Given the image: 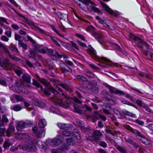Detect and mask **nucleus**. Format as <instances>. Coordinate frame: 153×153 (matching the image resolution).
<instances>
[{"label": "nucleus", "instance_id": "e2e57ef3", "mask_svg": "<svg viewBox=\"0 0 153 153\" xmlns=\"http://www.w3.org/2000/svg\"><path fill=\"white\" fill-rule=\"evenodd\" d=\"M89 66L92 69L95 70H98L100 69V68L96 66L93 64H89Z\"/></svg>", "mask_w": 153, "mask_h": 153}, {"label": "nucleus", "instance_id": "f8f14e48", "mask_svg": "<svg viewBox=\"0 0 153 153\" xmlns=\"http://www.w3.org/2000/svg\"><path fill=\"white\" fill-rule=\"evenodd\" d=\"M15 88L16 91L19 93L22 92L24 85L19 81H16L15 83Z\"/></svg>", "mask_w": 153, "mask_h": 153}, {"label": "nucleus", "instance_id": "774afa93", "mask_svg": "<svg viewBox=\"0 0 153 153\" xmlns=\"http://www.w3.org/2000/svg\"><path fill=\"white\" fill-rule=\"evenodd\" d=\"M25 62L26 64L28 65L30 67L32 68L33 67V64L29 60H26Z\"/></svg>", "mask_w": 153, "mask_h": 153}, {"label": "nucleus", "instance_id": "49530a36", "mask_svg": "<svg viewBox=\"0 0 153 153\" xmlns=\"http://www.w3.org/2000/svg\"><path fill=\"white\" fill-rule=\"evenodd\" d=\"M50 38L51 40L54 43L57 45L58 46H60V45L56 40V39H57L56 38L51 36H50Z\"/></svg>", "mask_w": 153, "mask_h": 153}, {"label": "nucleus", "instance_id": "393cba45", "mask_svg": "<svg viewBox=\"0 0 153 153\" xmlns=\"http://www.w3.org/2000/svg\"><path fill=\"white\" fill-rule=\"evenodd\" d=\"M89 84L93 86V87H91L92 90V91L94 90L95 91V92L98 93L99 92V90L98 88L96 87V86L97 85V82L95 80H92L91 82H90Z\"/></svg>", "mask_w": 153, "mask_h": 153}, {"label": "nucleus", "instance_id": "a19ab883", "mask_svg": "<svg viewBox=\"0 0 153 153\" xmlns=\"http://www.w3.org/2000/svg\"><path fill=\"white\" fill-rule=\"evenodd\" d=\"M39 80L42 83L47 86H48L51 84L50 83L45 79H39Z\"/></svg>", "mask_w": 153, "mask_h": 153}, {"label": "nucleus", "instance_id": "2eb2a0df", "mask_svg": "<svg viewBox=\"0 0 153 153\" xmlns=\"http://www.w3.org/2000/svg\"><path fill=\"white\" fill-rule=\"evenodd\" d=\"M27 151H32L34 150L35 146V142L34 141H30L28 144L25 146Z\"/></svg>", "mask_w": 153, "mask_h": 153}, {"label": "nucleus", "instance_id": "4c0bfd02", "mask_svg": "<svg viewBox=\"0 0 153 153\" xmlns=\"http://www.w3.org/2000/svg\"><path fill=\"white\" fill-rule=\"evenodd\" d=\"M122 102L124 104H126L128 105L132 106L134 107L136 109H138V108L135 105L133 104L131 102H130L128 101H126L125 100H123L122 101Z\"/></svg>", "mask_w": 153, "mask_h": 153}, {"label": "nucleus", "instance_id": "c9c22d12", "mask_svg": "<svg viewBox=\"0 0 153 153\" xmlns=\"http://www.w3.org/2000/svg\"><path fill=\"white\" fill-rule=\"evenodd\" d=\"M74 107L75 111L79 114H83V113H86L83 111V110L80 109L76 105H74Z\"/></svg>", "mask_w": 153, "mask_h": 153}, {"label": "nucleus", "instance_id": "a878e982", "mask_svg": "<svg viewBox=\"0 0 153 153\" xmlns=\"http://www.w3.org/2000/svg\"><path fill=\"white\" fill-rule=\"evenodd\" d=\"M47 125V122L45 119L39 120L38 126L40 128H44Z\"/></svg>", "mask_w": 153, "mask_h": 153}, {"label": "nucleus", "instance_id": "9b49d317", "mask_svg": "<svg viewBox=\"0 0 153 153\" xmlns=\"http://www.w3.org/2000/svg\"><path fill=\"white\" fill-rule=\"evenodd\" d=\"M111 63V62L109 59L105 57H102L101 62L97 63V65L102 67H105Z\"/></svg>", "mask_w": 153, "mask_h": 153}, {"label": "nucleus", "instance_id": "6e6d98bb", "mask_svg": "<svg viewBox=\"0 0 153 153\" xmlns=\"http://www.w3.org/2000/svg\"><path fill=\"white\" fill-rule=\"evenodd\" d=\"M16 99L17 101H24V99L21 96L19 95H16Z\"/></svg>", "mask_w": 153, "mask_h": 153}, {"label": "nucleus", "instance_id": "9d476101", "mask_svg": "<svg viewBox=\"0 0 153 153\" xmlns=\"http://www.w3.org/2000/svg\"><path fill=\"white\" fill-rule=\"evenodd\" d=\"M92 35L97 40L98 42L100 44L102 43L103 41V36L101 33L93 32Z\"/></svg>", "mask_w": 153, "mask_h": 153}, {"label": "nucleus", "instance_id": "052dcab7", "mask_svg": "<svg viewBox=\"0 0 153 153\" xmlns=\"http://www.w3.org/2000/svg\"><path fill=\"white\" fill-rule=\"evenodd\" d=\"M135 122L140 126H143L144 124V122L139 119H137L135 120Z\"/></svg>", "mask_w": 153, "mask_h": 153}, {"label": "nucleus", "instance_id": "1a4fd4ad", "mask_svg": "<svg viewBox=\"0 0 153 153\" xmlns=\"http://www.w3.org/2000/svg\"><path fill=\"white\" fill-rule=\"evenodd\" d=\"M88 54L92 58H97V56L96 50L91 45L88 46Z\"/></svg>", "mask_w": 153, "mask_h": 153}, {"label": "nucleus", "instance_id": "f3484780", "mask_svg": "<svg viewBox=\"0 0 153 153\" xmlns=\"http://www.w3.org/2000/svg\"><path fill=\"white\" fill-rule=\"evenodd\" d=\"M13 66L8 67V69L5 70H9L11 68H13L16 74L19 76H20L22 73L21 69L18 67L15 66L13 64H12Z\"/></svg>", "mask_w": 153, "mask_h": 153}, {"label": "nucleus", "instance_id": "72a5a7b5", "mask_svg": "<svg viewBox=\"0 0 153 153\" xmlns=\"http://www.w3.org/2000/svg\"><path fill=\"white\" fill-rule=\"evenodd\" d=\"M105 100L108 104L111 105H115L116 104V102L115 100L113 99H110L108 97H106L105 98Z\"/></svg>", "mask_w": 153, "mask_h": 153}, {"label": "nucleus", "instance_id": "bb28decb", "mask_svg": "<svg viewBox=\"0 0 153 153\" xmlns=\"http://www.w3.org/2000/svg\"><path fill=\"white\" fill-rule=\"evenodd\" d=\"M25 123L23 121L18 123L17 126V129L18 131H21L22 129L25 127Z\"/></svg>", "mask_w": 153, "mask_h": 153}, {"label": "nucleus", "instance_id": "7ed1b4c3", "mask_svg": "<svg viewBox=\"0 0 153 153\" xmlns=\"http://www.w3.org/2000/svg\"><path fill=\"white\" fill-rule=\"evenodd\" d=\"M106 87L108 88L110 92L112 94H117L120 96L123 95L125 97L126 94H127V93H125L119 89H117L115 88L108 85H107Z\"/></svg>", "mask_w": 153, "mask_h": 153}, {"label": "nucleus", "instance_id": "58836bf2", "mask_svg": "<svg viewBox=\"0 0 153 153\" xmlns=\"http://www.w3.org/2000/svg\"><path fill=\"white\" fill-rule=\"evenodd\" d=\"M37 133L36 136L38 137H44L45 135V131L42 129L40 130Z\"/></svg>", "mask_w": 153, "mask_h": 153}, {"label": "nucleus", "instance_id": "423d86ee", "mask_svg": "<svg viewBox=\"0 0 153 153\" xmlns=\"http://www.w3.org/2000/svg\"><path fill=\"white\" fill-rule=\"evenodd\" d=\"M124 139L126 142L132 145L136 149L140 147L136 141H134L131 136H126L124 137Z\"/></svg>", "mask_w": 153, "mask_h": 153}, {"label": "nucleus", "instance_id": "0eeeda50", "mask_svg": "<svg viewBox=\"0 0 153 153\" xmlns=\"http://www.w3.org/2000/svg\"><path fill=\"white\" fill-rule=\"evenodd\" d=\"M59 68L62 72L64 75L66 74L67 72L70 73L72 72V70L68 66L65 64H61Z\"/></svg>", "mask_w": 153, "mask_h": 153}, {"label": "nucleus", "instance_id": "a18cd8bd", "mask_svg": "<svg viewBox=\"0 0 153 153\" xmlns=\"http://www.w3.org/2000/svg\"><path fill=\"white\" fill-rule=\"evenodd\" d=\"M9 56L11 59L16 61H18L20 62H22V60L21 59L15 56H13L11 55H10Z\"/></svg>", "mask_w": 153, "mask_h": 153}, {"label": "nucleus", "instance_id": "37998d69", "mask_svg": "<svg viewBox=\"0 0 153 153\" xmlns=\"http://www.w3.org/2000/svg\"><path fill=\"white\" fill-rule=\"evenodd\" d=\"M35 27L36 30L38 31H39L41 33L43 34H44L45 35H47L48 36V34L45 31L43 30L40 28L39 27H37V26H35Z\"/></svg>", "mask_w": 153, "mask_h": 153}, {"label": "nucleus", "instance_id": "4d7b16f0", "mask_svg": "<svg viewBox=\"0 0 153 153\" xmlns=\"http://www.w3.org/2000/svg\"><path fill=\"white\" fill-rule=\"evenodd\" d=\"M51 111L53 113L58 114L59 112L58 109L55 108L54 107L51 106L50 108Z\"/></svg>", "mask_w": 153, "mask_h": 153}, {"label": "nucleus", "instance_id": "680f3d73", "mask_svg": "<svg viewBox=\"0 0 153 153\" xmlns=\"http://www.w3.org/2000/svg\"><path fill=\"white\" fill-rule=\"evenodd\" d=\"M9 120L7 116L4 115L2 117V121L3 123H7L8 122Z\"/></svg>", "mask_w": 153, "mask_h": 153}, {"label": "nucleus", "instance_id": "6ab92c4d", "mask_svg": "<svg viewBox=\"0 0 153 153\" xmlns=\"http://www.w3.org/2000/svg\"><path fill=\"white\" fill-rule=\"evenodd\" d=\"M75 77L77 80L80 82L85 83L88 82V79L82 75H77L75 76Z\"/></svg>", "mask_w": 153, "mask_h": 153}, {"label": "nucleus", "instance_id": "4be33fe9", "mask_svg": "<svg viewBox=\"0 0 153 153\" xmlns=\"http://www.w3.org/2000/svg\"><path fill=\"white\" fill-rule=\"evenodd\" d=\"M15 131L14 128L13 126H10L6 132V134L8 137L11 136Z\"/></svg>", "mask_w": 153, "mask_h": 153}, {"label": "nucleus", "instance_id": "2f4dec72", "mask_svg": "<svg viewBox=\"0 0 153 153\" xmlns=\"http://www.w3.org/2000/svg\"><path fill=\"white\" fill-rule=\"evenodd\" d=\"M57 125L60 128L62 129H65L69 127V125L67 123H57Z\"/></svg>", "mask_w": 153, "mask_h": 153}, {"label": "nucleus", "instance_id": "8fccbe9b", "mask_svg": "<svg viewBox=\"0 0 153 153\" xmlns=\"http://www.w3.org/2000/svg\"><path fill=\"white\" fill-rule=\"evenodd\" d=\"M139 140L144 144L148 145L149 144L147 139L145 137V136L143 137H142L141 138V139H140Z\"/></svg>", "mask_w": 153, "mask_h": 153}, {"label": "nucleus", "instance_id": "ea45409f", "mask_svg": "<svg viewBox=\"0 0 153 153\" xmlns=\"http://www.w3.org/2000/svg\"><path fill=\"white\" fill-rule=\"evenodd\" d=\"M85 75L89 78H94L95 76V75L90 71H86Z\"/></svg>", "mask_w": 153, "mask_h": 153}, {"label": "nucleus", "instance_id": "39448f33", "mask_svg": "<svg viewBox=\"0 0 153 153\" xmlns=\"http://www.w3.org/2000/svg\"><path fill=\"white\" fill-rule=\"evenodd\" d=\"M47 96H49L52 94L54 96H56L59 95L58 92L54 88L52 87H48L46 89H43L42 91Z\"/></svg>", "mask_w": 153, "mask_h": 153}, {"label": "nucleus", "instance_id": "7c9ffc66", "mask_svg": "<svg viewBox=\"0 0 153 153\" xmlns=\"http://www.w3.org/2000/svg\"><path fill=\"white\" fill-rule=\"evenodd\" d=\"M18 45L19 47H22L23 49L25 50H26L27 48V45L23 42L22 40L19 41Z\"/></svg>", "mask_w": 153, "mask_h": 153}, {"label": "nucleus", "instance_id": "338daca9", "mask_svg": "<svg viewBox=\"0 0 153 153\" xmlns=\"http://www.w3.org/2000/svg\"><path fill=\"white\" fill-rule=\"evenodd\" d=\"M21 38V36L19 34L17 33L15 34V39L16 40L18 41V42H19V41L22 40L20 39Z\"/></svg>", "mask_w": 153, "mask_h": 153}, {"label": "nucleus", "instance_id": "f704fd0d", "mask_svg": "<svg viewBox=\"0 0 153 153\" xmlns=\"http://www.w3.org/2000/svg\"><path fill=\"white\" fill-rule=\"evenodd\" d=\"M116 147L121 153H128L127 151L124 147L119 145L116 146Z\"/></svg>", "mask_w": 153, "mask_h": 153}, {"label": "nucleus", "instance_id": "603ef678", "mask_svg": "<svg viewBox=\"0 0 153 153\" xmlns=\"http://www.w3.org/2000/svg\"><path fill=\"white\" fill-rule=\"evenodd\" d=\"M10 146V143L7 141H5L4 143L3 147L5 149H8Z\"/></svg>", "mask_w": 153, "mask_h": 153}, {"label": "nucleus", "instance_id": "dca6fc26", "mask_svg": "<svg viewBox=\"0 0 153 153\" xmlns=\"http://www.w3.org/2000/svg\"><path fill=\"white\" fill-rule=\"evenodd\" d=\"M54 13L60 19H63L64 21L68 20V15L59 11L55 12Z\"/></svg>", "mask_w": 153, "mask_h": 153}, {"label": "nucleus", "instance_id": "ddd939ff", "mask_svg": "<svg viewBox=\"0 0 153 153\" xmlns=\"http://www.w3.org/2000/svg\"><path fill=\"white\" fill-rule=\"evenodd\" d=\"M30 57L33 58L35 60H37L38 58L40 57V55L38 54L36 51L34 49H30L29 51Z\"/></svg>", "mask_w": 153, "mask_h": 153}, {"label": "nucleus", "instance_id": "79ce46f5", "mask_svg": "<svg viewBox=\"0 0 153 153\" xmlns=\"http://www.w3.org/2000/svg\"><path fill=\"white\" fill-rule=\"evenodd\" d=\"M12 108L14 111H19L22 109V106L19 104L13 106Z\"/></svg>", "mask_w": 153, "mask_h": 153}, {"label": "nucleus", "instance_id": "3c124183", "mask_svg": "<svg viewBox=\"0 0 153 153\" xmlns=\"http://www.w3.org/2000/svg\"><path fill=\"white\" fill-rule=\"evenodd\" d=\"M136 103L140 107H143L145 104L142 101L138 100H136Z\"/></svg>", "mask_w": 153, "mask_h": 153}, {"label": "nucleus", "instance_id": "412c9836", "mask_svg": "<svg viewBox=\"0 0 153 153\" xmlns=\"http://www.w3.org/2000/svg\"><path fill=\"white\" fill-rule=\"evenodd\" d=\"M94 116L97 119H100L103 121H105L106 120V117L104 116L99 114L97 112L94 111Z\"/></svg>", "mask_w": 153, "mask_h": 153}, {"label": "nucleus", "instance_id": "b1692460", "mask_svg": "<svg viewBox=\"0 0 153 153\" xmlns=\"http://www.w3.org/2000/svg\"><path fill=\"white\" fill-rule=\"evenodd\" d=\"M100 3L105 10L111 14H114V12L107 5L102 2H100Z\"/></svg>", "mask_w": 153, "mask_h": 153}, {"label": "nucleus", "instance_id": "473e14b6", "mask_svg": "<svg viewBox=\"0 0 153 153\" xmlns=\"http://www.w3.org/2000/svg\"><path fill=\"white\" fill-rule=\"evenodd\" d=\"M32 84L36 86L37 88H40L42 91L43 90V88L42 86L37 81L34 79H33Z\"/></svg>", "mask_w": 153, "mask_h": 153}, {"label": "nucleus", "instance_id": "09e8293b", "mask_svg": "<svg viewBox=\"0 0 153 153\" xmlns=\"http://www.w3.org/2000/svg\"><path fill=\"white\" fill-rule=\"evenodd\" d=\"M16 138L18 139L21 140L25 136V134L23 133H16Z\"/></svg>", "mask_w": 153, "mask_h": 153}, {"label": "nucleus", "instance_id": "f257e3e1", "mask_svg": "<svg viewBox=\"0 0 153 153\" xmlns=\"http://www.w3.org/2000/svg\"><path fill=\"white\" fill-rule=\"evenodd\" d=\"M62 96L61 95H59V96L62 97L64 96L66 99L67 102H63L61 100H57V104H59L61 106L65 108H68L69 106V103L72 102L74 100L79 104H81L82 103L81 101L76 97H70L68 95H65L64 93H62Z\"/></svg>", "mask_w": 153, "mask_h": 153}, {"label": "nucleus", "instance_id": "de8ad7c7", "mask_svg": "<svg viewBox=\"0 0 153 153\" xmlns=\"http://www.w3.org/2000/svg\"><path fill=\"white\" fill-rule=\"evenodd\" d=\"M10 49L12 51H14L17 53H19L18 49L14 45H11L10 47Z\"/></svg>", "mask_w": 153, "mask_h": 153}, {"label": "nucleus", "instance_id": "bf43d9fd", "mask_svg": "<svg viewBox=\"0 0 153 153\" xmlns=\"http://www.w3.org/2000/svg\"><path fill=\"white\" fill-rule=\"evenodd\" d=\"M125 97L127 98L130 99V100L133 102H134V101L135 100L134 99V97L131 96L130 95L127 93L126 94Z\"/></svg>", "mask_w": 153, "mask_h": 153}, {"label": "nucleus", "instance_id": "0e129e2a", "mask_svg": "<svg viewBox=\"0 0 153 153\" xmlns=\"http://www.w3.org/2000/svg\"><path fill=\"white\" fill-rule=\"evenodd\" d=\"M62 134L63 135L65 136L68 137L71 135V133L69 131H63Z\"/></svg>", "mask_w": 153, "mask_h": 153}, {"label": "nucleus", "instance_id": "5fc2aeb1", "mask_svg": "<svg viewBox=\"0 0 153 153\" xmlns=\"http://www.w3.org/2000/svg\"><path fill=\"white\" fill-rule=\"evenodd\" d=\"M91 10L94 12L97 13H101V12L100 10L99 9L94 6H91Z\"/></svg>", "mask_w": 153, "mask_h": 153}, {"label": "nucleus", "instance_id": "69168bd1", "mask_svg": "<svg viewBox=\"0 0 153 153\" xmlns=\"http://www.w3.org/2000/svg\"><path fill=\"white\" fill-rule=\"evenodd\" d=\"M6 130L5 128H0V136H2L4 135Z\"/></svg>", "mask_w": 153, "mask_h": 153}, {"label": "nucleus", "instance_id": "c85d7f7f", "mask_svg": "<svg viewBox=\"0 0 153 153\" xmlns=\"http://www.w3.org/2000/svg\"><path fill=\"white\" fill-rule=\"evenodd\" d=\"M47 66L49 70H53L55 66V65L51 62L50 59L47 60Z\"/></svg>", "mask_w": 153, "mask_h": 153}, {"label": "nucleus", "instance_id": "e433bc0d", "mask_svg": "<svg viewBox=\"0 0 153 153\" xmlns=\"http://www.w3.org/2000/svg\"><path fill=\"white\" fill-rule=\"evenodd\" d=\"M36 105L41 108H43L45 106V104L43 102L39 100H37L36 102Z\"/></svg>", "mask_w": 153, "mask_h": 153}, {"label": "nucleus", "instance_id": "6e6552de", "mask_svg": "<svg viewBox=\"0 0 153 153\" xmlns=\"http://www.w3.org/2000/svg\"><path fill=\"white\" fill-rule=\"evenodd\" d=\"M47 143L49 145L54 147L58 146L61 144V142L60 140L55 138L53 139L48 140Z\"/></svg>", "mask_w": 153, "mask_h": 153}, {"label": "nucleus", "instance_id": "aec40b11", "mask_svg": "<svg viewBox=\"0 0 153 153\" xmlns=\"http://www.w3.org/2000/svg\"><path fill=\"white\" fill-rule=\"evenodd\" d=\"M72 135L73 136L78 140L80 139V137L79 132L77 129H74L72 133Z\"/></svg>", "mask_w": 153, "mask_h": 153}, {"label": "nucleus", "instance_id": "c756f323", "mask_svg": "<svg viewBox=\"0 0 153 153\" xmlns=\"http://www.w3.org/2000/svg\"><path fill=\"white\" fill-rule=\"evenodd\" d=\"M102 134L98 131H94V133L92 134L93 137L96 140L99 139V137L100 136H101Z\"/></svg>", "mask_w": 153, "mask_h": 153}, {"label": "nucleus", "instance_id": "864d4df0", "mask_svg": "<svg viewBox=\"0 0 153 153\" xmlns=\"http://www.w3.org/2000/svg\"><path fill=\"white\" fill-rule=\"evenodd\" d=\"M138 74L140 76L142 77H146V78H149V76L148 74L142 72H139Z\"/></svg>", "mask_w": 153, "mask_h": 153}, {"label": "nucleus", "instance_id": "a211bd4d", "mask_svg": "<svg viewBox=\"0 0 153 153\" xmlns=\"http://www.w3.org/2000/svg\"><path fill=\"white\" fill-rule=\"evenodd\" d=\"M50 55L58 57L59 58H61L62 56L59 54V53L55 50L52 49H48L47 53Z\"/></svg>", "mask_w": 153, "mask_h": 153}, {"label": "nucleus", "instance_id": "13d9d810", "mask_svg": "<svg viewBox=\"0 0 153 153\" xmlns=\"http://www.w3.org/2000/svg\"><path fill=\"white\" fill-rule=\"evenodd\" d=\"M117 49L120 51L124 54L125 56H128V53L125 51L123 50L120 46L118 47Z\"/></svg>", "mask_w": 153, "mask_h": 153}, {"label": "nucleus", "instance_id": "20e7f679", "mask_svg": "<svg viewBox=\"0 0 153 153\" xmlns=\"http://www.w3.org/2000/svg\"><path fill=\"white\" fill-rule=\"evenodd\" d=\"M125 128L127 130L135 134L136 137L139 140L144 137V135L138 130L133 128L129 126H126Z\"/></svg>", "mask_w": 153, "mask_h": 153}, {"label": "nucleus", "instance_id": "4468645a", "mask_svg": "<svg viewBox=\"0 0 153 153\" xmlns=\"http://www.w3.org/2000/svg\"><path fill=\"white\" fill-rule=\"evenodd\" d=\"M36 49L39 52L45 54L47 53L48 49L46 47L38 45L36 47Z\"/></svg>", "mask_w": 153, "mask_h": 153}, {"label": "nucleus", "instance_id": "f03ea898", "mask_svg": "<svg viewBox=\"0 0 153 153\" xmlns=\"http://www.w3.org/2000/svg\"><path fill=\"white\" fill-rule=\"evenodd\" d=\"M129 37L135 41H138L137 46L141 50H143L144 47H145L147 49L149 48V46L148 44L140 39L138 37L130 33L129 35Z\"/></svg>", "mask_w": 153, "mask_h": 153}, {"label": "nucleus", "instance_id": "cd10ccee", "mask_svg": "<svg viewBox=\"0 0 153 153\" xmlns=\"http://www.w3.org/2000/svg\"><path fill=\"white\" fill-rule=\"evenodd\" d=\"M22 78L24 81L27 83H29L30 82L31 77L28 74H24L22 76Z\"/></svg>", "mask_w": 153, "mask_h": 153}, {"label": "nucleus", "instance_id": "c03bdc74", "mask_svg": "<svg viewBox=\"0 0 153 153\" xmlns=\"http://www.w3.org/2000/svg\"><path fill=\"white\" fill-rule=\"evenodd\" d=\"M79 1L86 5H88L89 3L92 5H95L90 0H79Z\"/></svg>", "mask_w": 153, "mask_h": 153}, {"label": "nucleus", "instance_id": "5701e85b", "mask_svg": "<svg viewBox=\"0 0 153 153\" xmlns=\"http://www.w3.org/2000/svg\"><path fill=\"white\" fill-rule=\"evenodd\" d=\"M83 111L86 113H83V114L87 115L89 113L91 112L93 109L88 105L84 104V107L83 108Z\"/></svg>", "mask_w": 153, "mask_h": 153}]
</instances>
